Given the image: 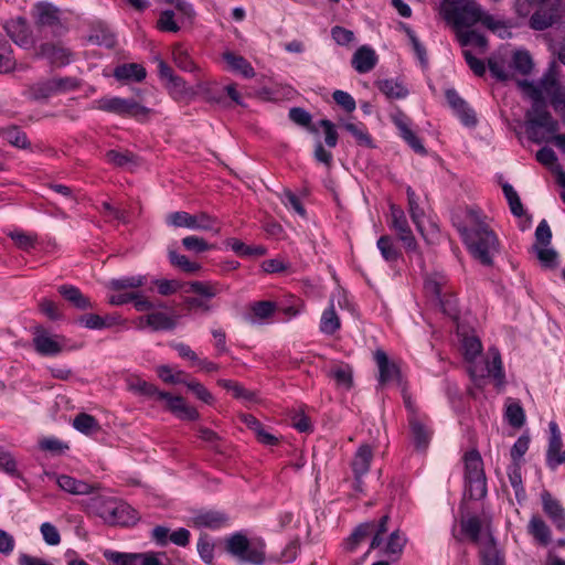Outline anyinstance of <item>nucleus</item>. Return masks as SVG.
<instances>
[{
    "instance_id": "obj_1",
    "label": "nucleus",
    "mask_w": 565,
    "mask_h": 565,
    "mask_svg": "<svg viewBox=\"0 0 565 565\" xmlns=\"http://www.w3.org/2000/svg\"><path fill=\"white\" fill-rule=\"evenodd\" d=\"M470 224L460 228V234L470 254L483 265H492L499 253V238L477 212H470Z\"/></svg>"
},
{
    "instance_id": "obj_2",
    "label": "nucleus",
    "mask_w": 565,
    "mask_h": 565,
    "mask_svg": "<svg viewBox=\"0 0 565 565\" xmlns=\"http://www.w3.org/2000/svg\"><path fill=\"white\" fill-rule=\"evenodd\" d=\"M462 352L470 364L469 373L473 380L491 376L495 380L497 385L504 383L502 360L498 349L490 348L486 358L478 361L481 356L482 344L477 337L469 335L462 339Z\"/></svg>"
},
{
    "instance_id": "obj_3",
    "label": "nucleus",
    "mask_w": 565,
    "mask_h": 565,
    "mask_svg": "<svg viewBox=\"0 0 565 565\" xmlns=\"http://www.w3.org/2000/svg\"><path fill=\"white\" fill-rule=\"evenodd\" d=\"M561 0H516L514 4L519 17L526 18L532 12L530 25L534 30H545L556 19Z\"/></svg>"
},
{
    "instance_id": "obj_4",
    "label": "nucleus",
    "mask_w": 565,
    "mask_h": 565,
    "mask_svg": "<svg viewBox=\"0 0 565 565\" xmlns=\"http://www.w3.org/2000/svg\"><path fill=\"white\" fill-rule=\"evenodd\" d=\"M520 86L526 96L532 100V107L526 113L529 131L534 127H542L547 132L555 134L558 130V122L553 119L547 110L546 103L542 98V90L534 83L529 81L520 82Z\"/></svg>"
},
{
    "instance_id": "obj_5",
    "label": "nucleus",
    "mask_w": 565,
    "mask_h": 565,
    "mask_svg": "<svg viewBox=\"0 0 565 565\" xmlns=\"http://www.w3.org/2000/svg\"><path fill=\"white\" fill-rule=\"evenodd\" d=\"M439 13L457 32L466 30L482 18V9L473 0H457L451 6L440 4Z\"/></svg>"
},
{
    "instance_id": "obj_6",
    "label": "nucleus",
    "mask_w": 565,
    "mask_h": 565,
    "mask_svg": "<svg viewBox=\"0 0 565 565\" xmlns=\"http://www.w3.org/2000/svg\"><path fill=\"white\" fill-rule=\"evenodd\" d=\"M465 479L469 497L479 500L487 494V479L483 461L477 450L468 451L463 457Z\"/></svg>"
},
{
    "instance_id": "obj_7",
    "label": "nucleus",
    "mask_w": 565,
    "mask_h": 565,
    "mask_svg": "<svg viewBox=\"0 0 565 565\" xmlns=\"http://www.w3.org/2000/svg\"><path fill=\"white\" fill-rule=\"evenodd\" d=\"M264 543L252 544L246 535L234 533L225 540V550L233 557L243 563L260 565L265 561Z\"/></svg>"
},
{
    "instance_id": "obj_8",
    "label": "nucleus",
    "mask_w": 565,
    "mask_h": 565,
    "mask_svg": "<svg viewBox=\"0 0 565 565\" xmlns=\"http://www.w3.org/2000/svg\"><path fill=\"white\" fill-rule=\"evenodd\" d=\"M94 108L118 116H129L137 119H146L150 109L142 106L132 98H121L117 96H105L94 102Z\"/></svg>"
},
{
    "instance_id": "obj_9",
    "label": "nucleus",
    "mask_w": 565,
    "mask_h": 565,
    "mask_svg": "<svg viewBox=\"0 0 565 565\" xmlns=\"http://www.w3.org/2000/svg\"><path fill=\"white\" fill-rule=\"evenodd\" d=\"M388 515L385 514L379 522L371 521L360 524L345 542V548L353 552L366 537L372 536L370 550L380 548L382 535L387 532Z\"/></svg>"
},
{
    "instance_id": "obj_10",
    "label": "nucleus",
    "mask_w": 565,
    "mask_h": 565,
    "mask_svg": "<svg viewBox=\"0 0 565 565\" xmlns=\"http://www.w3.org/2000/svg\"><path fill=\"white\" fill-rule=\"evenodd\" d=\"M166 222L173 227H186L190 230L220 233V228L215 227L216 218L204 212L193 215L184 211L172 212L167 215Z\"/></svg>"
},
{
    "instance_id": "obj_11",
    "label": "nucleus",
    "mask_w": 565,
    "mask_h": 565,
    "mask_svg": "<svg viewBox=\"0 0 565 565\" xmlns=\"http://www.w3.org/2000/svg\"><path fill=\"white\" fill-rule=\"evenodd\" d=\"M35 24L58 34L66 30L63 12L50 2H38L32 10Z\"/></svg>"
},
{
    "instance_id": "obj_12",
    "label": "nucleus",
    "mask_w": 565,
    "mask_h": 565,
    "mask_svg": "<svg viewBox=\"0 0 565 565\" xmlns=\"http://www.w3.org/2000/svg\"><path fill=\"white\" fill-rule=\"evenodd\" d=\"M390 211V228L396 233L407 253H416L418 250V245L408 225L404 211L395 204L391 205Z\"/></svg>"
},
{
    "instance_id": "obj_13",
    "label": "nucleus",
    "mask_w": 565,
    "mask_h": 565,
    "mask_svg": "<svg viewBox=\"0 0 565 565\" xmlns=\"http://www.w3.org/2000/svg\"><path fill=\"white\" fill-rule=\"evenodd\" d=\"M103 556L109 565H161L158 555L153 552L124 553L113 550H104Z\"/></svg>"
},
{
    "instance_id": "obj_14",
    "label": "nucleus",
    "mask_w": 565,
    "mask_h": 565,
    "mask_svg": "<svg viewBox=\"0 0 565 565\" xmlns=\"http://www.w3.org/2000/svg\"><path fill=\"white\" fill-rule=\"evenodd\" d=\"M33 335L34 348L41 355H57L62 352L65 342L63 335H52L42 327H36Z\"/></svg>"
},
{
    "instance_id": "obj_15",
    "label": "nucleus",
    "mask_w": 565,
    "mask_h": 565,
    "mask_svg": "<svg viewBox=\"0 0 565 565\" xmlns=\"http://www.w3.org/2000/svg\"><path fill=\"white\" fill-rule=\"evenodd\" d=\"M157 399L164 401L167 408L179 419L196 420L200 417L196 408L189 405L182 396H173L160 391Z\"/></svg>"
},
{
    "instance_id": "obj_16",
    "label": "nucleus",
    "mask_w": 565,
    "mask_h": 565,
    "mask_svg": "<svg viewBox=\"0 0 565 565\" xmlns=\"http://www.w3.org/2000/svg\"><path fill=\"white\" fill-rule=\"evenodd\" d=\"M548 428L550 439L546 451V465L554 470L559 465L565 463V449L562 450L563 441L558 425L555 422H551Z\"/></svg>"
},
{
    "instance_id": "obj_17",
    "label": "nucleus",
    "mask_w": 565,
    "mask_h": 565,
    "mask_svg": "<svg viewBox=\"0 0 565 565\" xmlns=\"http://www.w3.org/2000/svg\"><path fill=\"white\" fill-rule=\"evenodd\" d=\"M391 118L399 130L401 137L408 143V146L417 153H426V149L420 139L411 129L409 118L401 109L393 113Z\"/></svg>"
},
{
    "instance_id": "obj_18",
    "label": "nucleus",
    "mask_w": 565,
    "mask_h": 565,
    "mask_svg": "<svg viewBox=\"0 0 565 565\" xmlns=\"http://www.w3.org/2000/svg\"><path fill=\"white\" fill-rule=\"evenodd\" d=\"M541 499L544 513L557 530L565 532V510L559 501L547 491L542 493Z\"/></svg>"
},
{
    "instance_id": "obj_19",
    "label": "nucleus",
    "mask_w": 565,
    "mask_h": 565,
    "mask_svg": "<svg viewBox=\"0 0 565 565\" xmlns=\"http://www.w3.org/2000/svg\"><path fill=\"white\" fill-rule=\"evenodd\" d=\"M412 443L417 451L425 452L428 448L433 430L420 419L412 417L409 419Z\"/></svg>"
},
{
    "instance_id": "obj_20",
    "label": "nucleus",
    "mask_w": 565,
    "mask_h": 565,
    "mask_svg": "<svg viewBox=\"0 0 565 565\" xmlns=\"http://www.w3.org/2000/svg\"><path fill=\"white\" fill-rule=\"evenodd\" d=\"M446 99L466 126L476 125L477 119L473 110L468 107L455 89L446 90Z\"/></svg>"
},
{
    "instance_id": "obj_21",
    "label": "nucleus",
    "mask_w": 565,
    "mask_h": 565,
    "mask_svg": "<svg viewBox=\"0 0 565 565\" xmlns=\"http://www.w3.org/2000/svg\"><path fill=\"white\" fill-rule=\"evenodd\" d=\"M376 64L377 55L375 51L367 45L359 47L352 56V66L360 74L369 73Z\"/></svg>"
},
{
    "instance_id": "obj_22",
    "label": "nucleus",
    "mask_w": 565,
    "mask_h": 565,
    "mask_svg": "<svg viewBox=\"0 0 565 565\" xmlns=\"http://www.w3.org/2000/svg\"><path fill=\"white\" fill-rule=\"evenodd\" d=\"M376 247L382 258L391 267H394L403 258L401 248L391 235H382L376 242Z\"/></svg>"
},
{
    "instance_id": "obj_23",
    "label": "nucleus",
    "mask_w": 565,
    "mask_h": 565,
    "mask_svg": "<svg viewBox=\"0 0 565 565\" xmlns=\"http://www.w3.org/2000/svg\"><path fill=\"white\" fill-rule=\"evenodd\" d=\"M527 533L542 546H546L552 542V531L539 514H533L531 516L527 524Z\"/></svg>"
},
{
    "instance_id": "obj_24",
    "label": "nucleus",
    "mask_w": 565,
    "mask_h": 565,
    "mask_svg": "<svg viewBox=\"0 0 565 565\" xmlns=\"http://www.w3.org/2000/svg\"><path fill=\"white\" fill-rule=\"evenodd\" d=\"M55 480L60 489L74 495L89 494L95 490V486L68 475H57Z\"/></svg>"
},
{
    "instance_id": "obj_25",
    "label": "nucleus",
    "mask_w": 565,
    "mask_h": 565,
    "mask_svg": "<svg viewBox=\"0 0 565 565\" xmlns=\"http://www.w3.org/2000/svg\"><path fill=\"white\" fill-rule=\"evenodd\" d=\"M149 327L153 331L172 330L177 326V319L162 311H153L140 318V327Z\"/></svg>"
},
{
    "instance_id": "obj_26",
    "label": "nucleus",
    "mask_w": 565,
    "mask_h": 565,
    "mask_svg": "<svg viewBox=\"0 0 565 565\" xmlns=\"http://www.w3.org/2000/svg\"><path fill=\"white\" fill-rule=\"evenodd\" d=\"M374 359L380 371L379 381L381 384H386L398 377V367L394 363L390 362L388 356L384 351L376 350Z\"/></svg>"
},
{
    "instance_id": "obj_27",
    "label": "nucleus",
    "mask_w": 565,
    "mask_h": 565,
    "mask_svg": "<svg viewBox=\"0 0 565 565\" xmlns=\"http://www.w3.org/2000/svg\"><path fill=\"white\" fill-rule=\"evenodd\" d=\"M227 516L218 511H203L192 518V523L196 527H207L217 530L227 523Z\"/></svg>"
},
{
    "instance_id": "obj_28",
    "label": "nucleus",
    "mask_w": 565,
    "mask_h": 565,
    "mask_svg": "<svg viewBox=\"0 0 565 565\" xmlns=\"http://www.w3.org/2000/svg\"><path fill=\"white\" fill-rule=\"evenodd\" d=\"M39 55L49 60L51 64L61 66L70 62V51L61 44L45 43L42 44Z\"/></svg>"
},
{
    "instance_id": "obj_29",
    "label": "nucleus",
    "mask_w": 565,
    "mask_h": 565,
    "mask_svg": "<svg viewBox=\"0 0 565 565\" xmlns=\"http://www.w3.org/2000/svg\"><path fill=\"white\" fill-rule=\"evenodd\" d=\"M407 543V539L398 530L393 531L385 545L382 547V553L387 556L391 561L395 562L401 558L404 547Z\"/></svg>"
},
{
    "instance_id": "obj_30",
    "label": "nucleus",
    "mask_w": 565,
    "mask_h": 565,
    "mask_svg": "<svg viewBox=\"0 0 565 565\" xmlns=\"http://www.w3.org/2000/svg\"><path fill=\"white\" fill-rule=\"evenodd\" d=\"M114 76L118 81L141 82L146 78L147 72L141 64L127 63L118 65L114 71Z\"/></svg>"
},
{
    "instance_id": "obj_31",
    "label": "nucleus",
    "mask_w": 565,
    "mask_h": 565,
    "mask_svg": "<svg viewBox=\"0 0 565 565\" xmlns=\"http://www.w3.org/2000/svg\"><path fill=\"white\" fill-rule=\"evenodd\" d=\"M58 292L77 309L86 310L93 308L90 299L73 285L60 286Z\"/></svg>"
},
{
    "instance_id": "obj_32",
    "label": "nucleus",
    "mask_w": 565,
    "mask_h": 565,
    "mask_svg": "<svg viewBox=\"0 0 565 565\" xmlns=\"http://www.w3.org/2000/svg\"><path fill=\"white\" fill-rule=\"evenodd\" d=\"M372 458L373 450L369 445L364 444L358 448L352 461V469L356 478L369 471Z\"/></svg>"
},
{
    "instance_id": "obj_33",
    "label": "nucleus",
    "mask_w": 565,
    "mask_h": 565,
    "mask_svg": "<svg viewBox=\"0 0 565 565\" xmlns=\"http://www.w3.org/2000/svg\"><path fill=\"white\" fill-rule=\"evenodd\" d=\"M186 292H194L204 299H211L222 292L223 286L217 281H191L186 284Z\"/></svg>"
},
{
    "instance_id": "obj_34",
    "label": "nucleus",
    "mask_w": 565,
    "mask_h": 565,
    "mask_svg": "<svg viewBox=\"0 0 565 565\" xmlns=\"http://www.w3.org/2000/svg\"><path fill=\"white\" fill-rule=\"evenodd\" d=\"M223 58L232 71L239 73L245 78H252L255 76V71L252 64L245 57L232 52H225L223 54Z\"/></svg>"
},
{
    "instance_id": "obj_35",
    "label": "nucleus",
    "mask_w": 565,
    "mask_h": 565,
    "mask_svg": "<svg viewBox=\"0 0 565 565\" xmlns=\"http://www.w3.org/2000/svg\"><path fill=\"white\" fill-rule=\"evenodd\" d=\"M137 520L138 514L134 508L125 502L116 501L111 524L128 526L135 524Z\"/></svg>"
},
{
    "instance_id": "obj_36",
    "label": "nucleus",
    "mask_w": 565,
    "mask_h": 565,
    "mask_svg": "<svg viewBox=\"0 0 565 565\" xmlns=\"http://www.w3.org/2000/svg\"><path fill=\"white\" fill-rule=\"evenodd\" d=\"M481 565H504V561L494 541L489 536L480 547Z\"/></svg>"
},
{
    "instance_id": "obj_37",
    "label": "nucleus",
    "mask_w": 565,
    "mask_h": 565,
    "mask_svg": "<svg viewBox=\"0 0 565 565\" xmlns=\"http://www.w3.org/2000/svg\"><path fill=\"white\" fill-rule=\"evenodd\" d=\"M376 86L390 99H402L408 95V89L402 83L392 78L379 81Z\"/></svg>"
},
{
    "instance_id": "obj_38",
    "label": "nucleus",
    "mask_w": 565,
    "mask_h": 565,
    "mask_svg": "<svg viewBox=\"0 0 565 565\" xmlns=\"http://www.w3.org/2000/svg\"><path fill=\"white\" fill-rule=\"evenodd\" d=\"M116 505V500L113 498H94L92 500V509L93 511L102 518L106 523L111 524L114 520V510Z\"/></svg>"
},
{
    "instance_id": "obj_39",
    "label": "nucleus",
    "mask_w": 565,
    "mask_h": 565,
    "mask_svg": "<svg viewBox=\"0 0 565 565\" xmlns=\"http://www.w3.org/2000/svg\"><path fill=\"white\" fill-rule=\"evenodd\" d=\"M457 39L461 46H475L479 53H484L487 50V40L480 33L473 30H459L456 33Z\"/></svg>"
},
{
    "instance_id": "obj_40",
    "label": "nucleus",
    "mask_w": 565,
    "mask_h": 565,
    "mask_svg": "<svg viewBox=\"0 0 565 565\" xmlns=\"http://www.w3.org/2000/svg\"><path fill=\"white\" fill-rule=\"evenodd\" d=\"M126 382L129 391L140 395L152 396L158 398L160 391L156 385L138 376H129Z\"/></svg>"
},
{
    "instance_id": "obj_41",
    "label": "nucleus",
    "mask_w": 565,
    "mask_h": 565,
    "mask_svg": "<svg viewBox=\"0 0 565 565\" xmlns=\"http://www.w3.org/2000/svg\"><path fill=\"white\" fill-rule=\"evenodd\" d=\"M172 60L174 64L184 72H195L198 70V66L191 58L188 50L181 44H175L173 46Z\"/></svg>"
},
{
    "instance_id": "obj_42",
    "label": "nucleus",
    "mask_w": 565,
    "mask_h": 565,
    "mask_svg": "<svg viewBox=\"0 0 565 565\" xmlns=\"http://www.w3.org/2000/svg\"><path fill=\"white\" fill-rule=\"evenodd\" d=\"M340 319L334 310L333 303L322 312L320 320V331L324 334L332 335L340 329Z\"/></svg>"
},
{
    "instance_id": "obj_43",
    "label": "nucleus",
    "mask_w": 565,
    "mask_h": 565,
    "mask_svg": "<svg viewBox=\"0 0 565 565\" xmlns=\"http://www.w3.org/2000/svg\"><path fill=\"white\" fill-rule=\"evenodd\" d=\"M7 32L10 38L20 46H26L30 44L29 34L24 21L17 20L11 21L6 25Z\"/></svg>"
},
{
    "instance_id": "obj_44",
    "label": "nucleus",
    "mask_w": 565,
    "mask_h": 565,
    "mask_svg": "<svg viewBox=\"0 0 565 565\" xmlns=\"http://www.w3.org/2000/svg\"><path fill=\"white\" fill-rule=\"evenodd\" d=\"M534 85L542 90L543 99L545 96L551 97L562 87L553 68L548 70L540 79V82Z\"/></svg>"
},
{
    "instance_id": "obj_45",
    "label": "nucleus",
    "mask_w": 565,
    "mask_h": 565,
    "mask_svg": "<svg viewBox=\"0 0 565 565\" xmlns=\"http://www.w3.org/2000/svg\"><path fill=\"white\" fill-rule=\"evenodd\" d=\"M73 427L85 435L97 433L100 428L96 418L86 413H81L74 418Z\"/></svg>"
},
{
    "instance_id": "obj_46",
    "label": "nucleus",
    "mask_w": 565,
    "mask_h": 565,
    "mask_svg": "<svg viewBox=\"0 0 565 565\" xmlns=\"http://www.w3.org/2000/svg\"><path fill=\"white\" fill-rule=\"evenodd\" d=\"M329 376L335 381L338 386L344 390L352 387V369L347 364L332 367L329 372Z\"/></svg>"
},
{
    "instance_id": "obj_47",
    "label": "nucleus",
    "mask_w": 565,
    "mask_h": 565,
    "mask_svg": "<svg viewBox=\"0 0 565 565\" xmlns=\"http://www.w3.org/2000/svg\"><path fill=\"white\" fill-rule=\"evenodd\" d=\"M406 194H407V201H408V211H409L412 221L416 225L417 230L419 232H422L423 231L422 221L424 217V211L420 209V206L418 204V196L416 195L415 191L411 186H407Z\"/></svg>"
},
{
    "instance_id": "obj_48",
    "label": "nucleus",
    "mask_w": 565,
    "mask_h": 565,
    "mask_svg": "<svg viewBox=\"0 0 565 565\" xmlns=\"http://www.w3.org/2000/svg\"><path fill=\"white\" fill-rule=\"evenodd\" d=\"M168 256L171 265L180 268L184 273L194 274L201 270V265L199 263L191 262L185 255L178 254L174 250H169Z\"/></svg>"
},
{
    "instance_id": "obj_49",
    "label": "nucleus",
    "mask_w": 565,
    "mask_h": 565,
    "mask_svg": "<svg viewBox=\"0 0 565 565\" xmlns=\"http://www.w3.org/2000/svg\"><path fill=\"white\" fill-rule=\"evenodd\" d=\"M18 248L30 252L35 248L38 244V235L34 233H26L23 231H13L9 234Z\"/></svg>"
},
{
    "instance_id": "obj_50",
    "label": "nucleus",
    "mask_w": 565,
    "mask_h": 565,
    "mask_svg": "<svg viewBox=\"0 0 565 565\" xmlns=\"http://www.w3.org/2000/svg\"><path fill=\"white\" fill-rule=\"evenodd\" d=\"M343 128L354 137L359 145L373 147L372 138L363 124H354L348 121L343 124Z\"/></svg>"
},
{
    "instance_id": "obj_51",
    "label": "nucleus",
    "mask_w": 565,
    "mask_h": 565,
    "mask_svg": "<svg viewBox=\"0 0 565 565\" xmlns=\"http://www.w3.org/2000/svg\"><path fill=\"white\" fill-rule=\"evenodd\" d=\"M533 248L543 267L555 268L558 265V255L552 247L534 245Z\"/></svg>"
},
{
    "instance_id": "obj_52",
    "label": "nucleus",
    "mask_w": 565,
    "mask_h": 565,
    "mask_svg": "<svg viewBox=\"0 0 565 565\" xmlns=\"http://www.w3.org/2000/svg\"><path fill=\"white\" fill-rule=\"evenodd\" d=\"M2 135L6 140L12 145L13 147L20 149H26L30 147V142L24 131L19 129L18 127H9L2 130Z\"/></svg>"
},
{
    "instance_id": "obj_53",
    "label": "nucleus",
    "mask_w": 565,
    "mask_h": 565,
    "mask_svg": "<svg viewBox=\"0 0 565 565\" xmlns=\"http://www.w3.org/2000/svg\"><path fill=\"white\" fill-rule=\"evenodd\" d=\"M511 67L522 75L530 74L533 68L531 55L526 51H516L513 54Z\"/></svg>"
},
{
    "instance_id": "obj_54",
    "label": "nucleus",
    "mask_w": 565,
    "mask_h": 565,
    "mask_svg": "<svg viewBox=\"0 0 565 565\" xmlns=\"http://www.w3.org/2000/svg\"><path fill=\"white\" fill-rule=\"evenodd\" d=\"M502 190H503V194L509 203L512 214L515 216H522L524 213V209H523V205L521 203L518 192L509 183H504L502 185Z\"/></svg>"
},
{
    "instance_id": "obj_55",
    "label": "nucleus",
    "mask_w": 565,
    "mask_h": 565,
    "mask_svg": "<svg viewBox=\"0 0 565 565\" xmlns=\"http://www.w3.org/2000/svg\"><path fill=\"white\" fill-rule=\"evenodd\" d=\"M78 323L92 330H100L113 326L114 321L110 318H103L95 313L82 316Z\"/></svg>"
},
{
    "instance_id": "obj_56",
    "label": "nucleus",
    "mask_w": 565,
    "mask_h": 565,
    "mask_svg": "<svg viewBox=\"0 0 565 565\" xmlns=\"http://www.w3.org/2000/svg\"><path fill=\"white\" fill-rule=\"evenodd\" d=\"M54 86L53 78L42 81L31 87V94L35 99H46L58 95Z\"/></svg>"
},
{
    "instance_id": "obj_57",
    "label": "nucleus",
    "mask_w": 565,
    "mask_h": 565,
    "mask_svg": "<svg viewBox=\"0 0 565 565\" xmlns=\"http://www.w3.org/2000/svg\"><path fill=\"white\" fill-rule=\"evenodd\" d=\"M461 530L473 543H480L481 522L477 516L462 519Z\"/></svg>"
},
{
    "instance_id": "obj_58",
    "label": "nucleus",
    "mask_w": 565,
    "mask_h": 565,
    "mask_svg": "<svg viewBox=\"0 0 565 565\" xmlns=\"http://www.w3.org/2000/svg\"><path fill=\"white\" fill-rule=\"evenodd\" d=\"M276 310V302L269 300L255 301L250 305V311L258 320H265L269 318Z\"/></svg>"
},
{
    "instance_id": "obj_59",
    "label": "nucleus",
    "mask_w": 565,
    "mask_h": 565,
    "mask_svg": "<svg viewBox=\"0 0 565 565\" xmlns=\"http://www.w3.org/2000/svg\"><path fill=\"white\" fill-rule=\"evenodd\" d=\"M158 376L168 384H184V372L183 371H174L169 365H160L157 367Z\"/></svg>"
},
{
    "instance_id": "obj_60",
    "label": "nucleus",
    "mask_w": 565,
    "mask_h": 565,
    "mask_svg": "<svg viewBox=\"0 0 565 565\" xmlns=\"http://www.w3.org/2000/svg\"><path fill=\"white\" fill-rule=\"evenodd\" d=\"M489 71L493 77L499 81H508L511 78V72L505 67L504 61L499 56H491L488 60Z\"/></svg>"
},
{
    "instance_id": "obj_61",
    "label": "nucleus",
    "mask_w": 565,
    "mask_h": 565,
    "mask_svg": "<svg viewBox=\"0 0 565 565\" xmlns=\"http://www.w3.org/2000/svg\"><path fill=\"white\" fill-rule=\"evenodd\" d=\"M158 292L162 296H171L186 287V284L177 279H157L153 281Z\"/></svg>"
},
{
    "instance_id": "obj_62",
    "label": "nucleus",
    "mask_w": 565,
    "mask_h": 565,
    "mask_svg": "<svg viewBox=\"0 0 565 565\" xmlns=\"http://www.w3.org/2000/svg\"><path fill=\"white\" fill-rule=\"evenodd\" d=\"M289 118L295 124L308 128L311 132H317V129L311 126V115L301 107H294L289 110Z\"/></svg>"
},
{
    "instance_id": "obj_63",
    "label": "nucleus",
    "mask_w": 565,
    "mask_h": 565,
    "mask_svg": "<svg viewBox=\"0 0 565 565\" xmlns=\"http://www.w3.org/2000/svg\"><path fill=\"white\" fill-rule=\"evenodd\" d=\"M505 417L509 424L515 428H520L525 422L524 411L518 403H511L507 406Z\"/></svg>"
},
{
    "instance_id": "obj_64",
    "label": "nucleus",
    "mask_w": 565,
    "mask_h": 565,
    "mask_svg": "<svg viewBox=\"0 0 565 565\" xmlns=\"http://www.w3.org/2000/svg\"><path fill=\"white\" fill-rule=\"evenodd\" d=\"M0 471L10 476H18V462L14 456L3 447H0Z\"/></svg>"
}]
</instances>
